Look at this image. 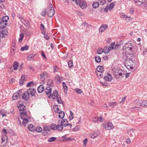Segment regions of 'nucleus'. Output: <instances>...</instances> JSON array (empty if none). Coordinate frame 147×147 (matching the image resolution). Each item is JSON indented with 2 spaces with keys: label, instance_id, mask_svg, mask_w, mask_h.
<instances>
[{
  "label": "nucleus",
  "instance_id": "obj_1",
  "mask_svg": "<svg viewBox=\"0 0 147 147\" xmlns=\"http://www.w3.org/2000/svg\"><path fill=\"white\" fill-rule=\"evenodd\" d=\"M133 47V45L131 43L127 42L125 44L123 48V53L125 54L127 57L132 54Z\"/></svg>",
  "mask_w": 147,
  "mask_h": 147
},
{
  "label": "nucleus",
  "instance_id": "obj_2",
  "mask_svg": "<svg viewBox=\"0 0 147 147\" xmlns=\"http://www.w3.org/2000/svg\"><path fill=\"white\" fill-rule=\"evenodd\" d=\"M60 121V120H59L58 121V124L56 125L55 123L52 124L50 126L51 128L53 130L58 129L59 131H61L63 129L62 124H60L59 122Z\"/></svg>",
  "mask_w": 147,
  "mask_h": 147
},
{
  "label": "nucleus",
  "instance_id": "obj_3",
  "mask_svg": "<svg viewBox=\"0 0 147 147\" xmlns=\"http://www.w3.org/2000/svg\"><path fill=\"white\" fill-rule=\"evenodd\" d=\"M48 9V10L47 13V15L49 17H51L54 15L55 11L51 3L49 4Z\"/></svg>",
  "mask_w": 147,
  "mask_h": 147
},
{
  "label": "nucleus",
  "instance_id": "obj_4",
  "mask_svg": "<svg viewBox=\"0 0 147 147\" xmlns=\"http://www.w3.org/2000/svg\"><path fill=\"white\" fill-rule=\"evenodd\" d=\"M103 126L107 130H110L114 127V126L111 122L104 124Z\"/></svg>",
  "mask_w": 147,
  "mask_h": 147
},
{
  "label": "nucleus",
  "instance_id": "obj_5",
  "mask_svg": "<svg viewBox=\"0 0 147 147\" xmlns=\"http://www.w3.org/2000/svg\"><path fill=\"white\" fill-rule=\"evenodd\" d=\"M131 61L133 63L131 59H128L126 60L125 62V66H126L127 69H132L133 68V67L132 66H131V65H129V63Z\"/></svg>",
  "mask_w": 147,
  "mask_h": 147
},
{
  "label": "nucleus",
  "instance_id": "obj_6",
  "mask_svg": "<svg viewBox=\"0 0 147 147\" xmlns=\"http://www.w3.org/2000/svg\"><path fill=\"white\" fill-rule=\"evenodd\" d=\"M22 97L26 101H28L30 99V94L28 92L26 91L22 94Z\"/></svg>",
  "mask_w": 147,
  "mask_h": 147
},
{
  "label": "nucleus",
  "instance_id": "obj_7",
  "mask_svg": "<svg viewBox=\"0 0 147 147\" xmlns=\"http://www.w3.org/2000/svg\"><path fill=\"white\" fill-rule=\"evenodd\" d=\"M28 92V93L31 95L32 96H35V93L36 92V90L35 89L33 88H31L28 89L27 91Z\"/></svg>",
  "mask_w": 147,
  "mask_h": 147
},
{
  "label": "nucleus",
  "instance_id": "obj_8",
  "mask_svg": "<svg viewBox=\"0 0 147 147\" xmlns=\"http://www.w3.org/2000/svg\"><path fill=\"white\" fill-rule=\"evenodd\" d=\"M135 130L130 129L128 130L127 131L128 137H131L135 136Z\"/></svg>",
  "mask_w": 147,
  "mask_h": 147
},
{
  "label": "nucleus",
  "instance_id": "obj_9",
  "mask_svg": "<svg viewBox=\"0 0 147 147\" xmlns=\"http://www.w3.org/2000/svg\"><path fill=\"white\" fill-rule=\"evenodd\" d=\"M8 138L7 136H2L1 138V145L4 146L5 145L8 141Z\"/></svg>",
  "mask_w": 147,
  "mask_h": 147
},
{
  "label": "nucleus",
  "instance_id": "obj_10",
  "mask_svg": "<svg viewBox=\"0 0 147 147\" xmlns=\"http://www.w3.org/2000/svg\"><path fill=\"white\" fill-rule=\"evenodd\" d=\"M107 49V51H105V49H101L100 50H98L97 51V53L98 54H100L102 53L103 52H104L105 54L108 53L110 51V50L109 49Z\"/></svg>",
  "mask_w": 147,
  "mask_h": 147
},
{
  "label": "nucleus",
  "instance_id": "obj_11",
  "mask_svg": "<svg viewBox=\"0 0 147 147\" xmlns=\"http://www.w3.org/2000/svg\"><path fill=\"white\" fill-rule=\"evenodd\" d=\"M108 28V26L107 24H105L101 25L99 29V32H102Z\"/></svg>",
  "mask_w": 147,
  "mask_h": 147
},
{
  "label": "nucleus",
  "instance_id": "obj_12",
  "mask_svg": "<svg viewBox=\"0 0 147 147\" xmlns=\"http://www.w3.org/2000/svg\"><path fill=\"white\" fill-rule=\"evenodd\" d=\"M104 79L106 81L110 82L112 79V77L110 74H107V75L104 77Z\"/></svg>",
  "mask_w": 147,
  "mask_h": 147
},
{
  "label": "nucleus",
  "instance_id": "obj_13",
  "mask_svg": "<svg viewBox=\"0 0 147 147\" xmlns=\"http://www.w3.org/2000/svg\"><path fill=\"white\" fill-rule=\"evenodd\" d=\"M135 2V4L138 6L141 5L142 4L144 3L146 1V0H134Z\"/></svg>",
  "mask_w": 147,
  "mask_h": 147
},
{
  "label": "nucleus",
  "instance_id": "obj_14",
  "mask_svg": "<svg viewBox=\"0 0 147 147\" xmlns=\"http://www.w3.org/2000/svg\"><path fill=\"white\" fill-rule=\"evenodd\" d=\"M99 134H100L98 131L93 132L90 134V137L91 138L94 139L98 136Z\"/></svg>",
  "mask_w": 147,
  "mask_h": 147
},
{
  "label": "nucleus",
  "instance_id": "obj_15",
  "mask_svg": "<svg viewBox=\"0 0 147 147\" xmlns=\"http://www.w3.org/2000/svg\"><path fill=\"white\" fill-rule=\"evenodd\" d=\"M18 108L20 111H25L26 109L25 106L23 104H20L18 106Z\"/></svg>",
  "mask_w": 147,
  "mask_h": 147
},
{
  "label": "nucleus",
  "instance_id": "obj_16",
  "mask_svg": "<svg viewBox=\"0 0 147 147\" xmlns=\"http://www.w3.org/2000/svg\"><path fill=\"white\" fill-rule=\"evenodd\" d=\"M44 90V87L42 85H41L38 87L37 88V91L40 93L42 92Z\"/></svg>",
  "mask_w": 147,
  "mask_h": 147
},
{
  "label": "nucleus",
  "instance_id": "obj_17",
  "mask_svg": "<svg viewBox=\"0 0 147 147\" xmlns=\"http://www.w3.org/2000/svg\"><path fill=\"white\" fill-rule=\"evenodd\" d=\"M28 128L29 130L32 131H34L35 130V127L32 124H29Z\"/></svg>",
  "mask_w": 147,
  "mask_h": 147
},
{
  "label": "nucleus",
  "instance_id": "obj_18",
  "mask_svg": "<svg viewBox=\"0 0 147 147\" xmlns=\"http://www.w3.org/2000/svg\"><path fill=\"white\" fill-rule=\"evenodd\" d=\"M7 23L1 21L0 22V28L1 29H3L6 26Z\"/></svg>",
  "mask_w": 147,
  "mask_h": 147
},
{
  "label": "nucleus",
  "instance_id": "obj_19",
  "mask_svg": "<svg viewBox=\"0 0 147 147\" xmlns=\"http://www.w3.org/2000/svg\"><path fill=\"white\" fill-rule=\"evenodd\" d=\"M96 70L98 72L102 73L104 71V69L102 66H98L96 68Z\"/></svg>",
  "mask_w": 147,
  "mask_h": 147
},
{
  "label": "nucleus",
  "instance_id": "obj_20",
  "mask_svg": "<svg viewBox=\"0 0 147 147\" xmlns=\"http://www.w3.org/2000/svg\"><path fill=\"white\" fill-rule=\"evenodd\" d=\"M54 84V81L53 80L50 79L47 82V85L48 88L53 86Z\"/></svg>",
  "mask_w": 147,
  "mask_h": 147
},
{
  "label": "nucleus",
  "instance_id": "obj_21",
  "mask_svg": "<svg viewBox=\"0 0 147 147\" xmlns=\"http://www.w3.org/2000/svg\"><path fill=\"white\" fill-rule=\"evenodd\" d=\"M35 55L34 54H32L29 55L28 56L27 59L29 60L33 61L34 60V57Z\"/></svg>",
  "mask_w": 147,
  "mask_h": 147
},
{
  "label": "nucleus",
  "instance_id": "obj_22",
  "mask_svg": "<svg viewBox=\"0 0 147 147\" xmlns=\"http://www.w3.org/2000/svg\"><path fill=\"white\" fill-rule=\"evenodd\" d=\"M140 105L142 107L147 106V101L143 100L140 102Z\"/></svg>",
  "mask_w": 147,
  "mask_h": 147
},
{
  "label": "nucleus",
  "instance_id": "obj_23",
  "mask_svg": "<svg viewBox=\"0 0 147 147\" xmlns=\"http://www.w3.org/2000/svg\"><path fill=\"white\" fill-rule=\"evenodd\" d=\"M47 74L46 73H43L42 74H41L40 75V79L41 81H43L45 79V76H46Z\"/></svg>",
  "mask_w": 147,
  "mask_h": 147
},
{
  "label": "nucleus",
  "instance_id": "obj_24",
  "mask_svg": "<svg viewBox=\"0 0 147 147\" xmlns=\"http://www.w3.org/2000/svg\"><path fill=\"white\" fill-rule=\"evenodd\" d=\"M50 96L52 97L53 96H55L56 97L59 96L58 92L57 90H55L53 92V94H50Z\"/></svg>",
  "mask_w": 147,
  "mask_h": 147
},
{
  "label": "nucleus",
  "instance_id": "obj_25",
  "mask_svg": "<svg viewBox=\"0 0 147 147\" xmlns=\"http://www.w3.org/2000/svg\"><path fill=\"white\" fill-rule=\"evenodd\" d=\"M80 7L82 9L85 8L86 6V3L84 1L81 2L80 5H79Z\"/></svg>",
  "mask_w": 147,
  "mask_h": 147
},
{
  "label": "nucleus",
  "instance_id": "obj_26",
  "mask_svg": "<svg viewBox=\"0 0 147 147\" xmlns=\"http://www.w3.org/2000/svg\"><path fill=\"white\" fill-rule=\"evenodd\" d=\"M46 90L47 91H46L45 93L47 95H48L51 94L52 89L51 88L47 87Z\"/></svg>",
  "mask_w": 147,
  "mask_h": 147
},
{
  "label": "nucleus",
  "instance_id": "obj_27",
  "mask_svg": "<svg viewBox=\"0 0 147 147\" xmlns=\"http://www.w3.org/2000/svg\"><path fill=\"white\" fill-rule=\"evenodd\" d=\"M53 109L55 113H59V111H60V109L58 107L57 105H54L53 106Z\"/></svg>",
  "mask_w": 147,
  "mask_h": 147
},
{
  "label": "nucleus",
  "instance_id": "obj_28",
  "mask_svg": "<svg viewBox=\"0 0 147 147\" xmlns=\"http://www.w3.org/2000/svg\"><path fill=\"white\" fill-rule=\"evenodd\" d=\"M50 127L49 126L45 125L43 127V131L44 132H47V131H49L50 130Z\"/></svg>",
  "mask_w": 147,
  "mask_h": 147
},
{
  "label": "nucleus",
  "instance_id": "obj_29",
  "mask_svg": "<svg viewBox=\"0 0 147 147\" xmlns=\"http://www.w3.org/2000/svg\"><path fill=\"white\" fill-rule=\"evenodd\" d=\"M99 4L98 2H95L93 3L92 7L96 9L99 7Z\"/></svg>",
  "mask_w": 147,
  "mask_h": 147
},
{
  "label": "nucleus",
  "instance_id": "obj_30",
  "mask_svg": "<svg viewBox=\"0 0 147 147\" xmlns=\"http://www.w3.org/2000/svg\"><path fill=\"white\" fill-rule=\"evenodd\" d=\"M65 116V113L63 111L59 112V117L60 119H63Z\"/></svg>",
  "mask_w": 147,
  "mask_h": 147
},
{
  "label": "nucleus",
  "instance_id": "obj_31",
  "mask_svg": "<svg viewBox=\"0 0 147 147\" xmlns=\"http://www.w3.org/2000/svg\"><path fill=\"white\" fill-rule=\"evenodd\" d=\"M62 85L63 86L64 92H66L67 90V87L66 84L64 82H63Z\"/></svg>",
  "mask_w": 147,
  "mask_h": 147
},
{
  "label": "nucleus",
  "instance_id": "obj_32",
  "mask_svg": "<svg viewBox=\"0 0 147 147\" xmlns=\"http://www.w3.org/2000/svg\"><path fill=\"white\" fill-rule=\"evenodd\" d=\"M13 67L14 70H17L18 69V62L16 61L13 64Z\"/></svg>",
  "mask_w": 147,
  "mask_h": 147
},
{
  "label": "nucleus",
  "instance_id": "obj_33",
  "mask_svg": "<svg viewBox=\"0 0 147 147\" xmlns=\"http://www.w3.org/2000/svg\"><path fill=\"white\" fill-rule=\"evenodd\" d=\"M117 104L116 102H111L109 103V105L112 108H114L117 105Z\"/></svg>",
  "mask_w": 147,
  "mask_h": 147
},
{
  "label": "nucleus",
  "instance_id": "obj_34",
  "mask_svg": "<svg viewBox=\"0 0 147 147\" xmlns=\"http://www.w3.org/2000/svg\"><path fill=\"white\" fill-rule=\"evenodd\" d=\"M95 60L97 63H100L101 61V58L99 56H96L95 57Z\"/></svg>",
  "mask_w": 147,
  "mask_h": 147
},
{
  "label": "nucleus",
  "instance_id": "obj_35",
  "mask_svg": "<svg viewBox=\"0 0 147 147\" xmlns=\"http://www.w3.org/2000/svg\"><path fill=\"white\" fill-rule=\"evenodd\" d=\"M8 19L9 17L8 16H6L2 17L1 19V20L7 23V22L8 20Z\"/></svg>",
  "mask_w": 147,
  "mask_h": 147
},
{
  "label": "nucleus",
  "instance_id": "obj_36",
  "mask_svg": "<svg viewBox=\"0 0 147 147\" xmlns=\"http://www.w3.org/2000/svg\"><path fill=\"white\" fill-rule=\"evenodd\" d=\"M28 122V119L26 118L23 120L22 122V125L24 127H25L26 126V125L27 124Z\"/></svg>",
  "mask_w": 147,
  "mask_h": 147
},
{
  "label": "nucleus",
  "instance_id": "obj_37",
  "mask_svg": "<svg viewBox=\"0 0 147 147\" xmlns=\"http://www.w3.org/2000/svg\"><path fill=\"white\" fill-rule=\"evenodd\" d=\"M29 47L28 45H26L24 46H23L21 47L20 50L22 51H24L28 49Z\"/></svg>",
  "mask_w": 147,
  "mask_h": 147
},
{
  "label": "nucleus",
  "instance_id": "obj_38",
  "mask_svg": "<svg viewBox=\"0 0 147 147\" xmlns=\"http://www.w3.org/2000/svg\"><path fill=\"white\" fill-rule=\"evenodd\" d=\"M18 96L17 93H14L12 97V100H17L18 98Z\"/></svg>",
  "mask_w": 147,
  "mask_h": 147
},
{
  "label": "nucleus",
  "instance_id": "obj_39",
  "mask_svg": "<svg viewBox=\"0 0 147 147\" xmlns=\"http://www.w3.org/2000/svg\"><path fill=\"white\" fill-rule=\"evenodd\" d=\"M68 123V121L65 119H62L60 123V124H67Z\"/></svg>",
  "mask_w": 147,
  "mask_h": 147
},
{
  "label": "nucleus",
  "instance_id": "obj_40",
  "mask_svg": "<svg viewBox=\"0 0 147 147\" xmlns=\"http://www.w3.org/2000/svg\"><path fill=\"white\" fill-rule=\"evenodd\" d=\"M56 139V138L55 137L50 138L48 140L49 142H52L55 141Z\"/></svg>",
  "mask_w": 147,
  "mask_h": 147
},
{
  "label": "nucleus",
  "instance_id": "obj_41",
  "mask_svg": "<svg viewBox=\"0 0 147 147\" xmlns=\"http://www.w3.org/2000/svg\"><path fill=\"white\" fill-rule=\"evenodd\" d=\"M115 2L112 3L110 4L109 7V10H111L112 9L115 5Z\"/></svg>",
  "mask_w": 147,
  "mask_h": 147
},
{
  "label": "nucleus",
  "instance_id": "obj_42",
  "mask_svg": "<svg viewBox=\"0 0 147 147\" xmlns=\"http://www.w3.org/2000/svg\"><path fill=\"white\" fill-rule=\"evenodd\" d=\"M115 42H112L110 45V46L109 47L111 50H113V49H115Z\"/></svg>",
  "mask_w": 147,
  "mask_h": 147
},
{
  "label": "nucleus",
  "instance_id": "obj_43",
  "mask_svg": "<svg viewBox=\"0 0 147 147\" xmlns=\"http://www.w3.org/2000/svg\"><path fill=\"white\" fill-rule=\"evenodd\" d=\"M35 129L36 131L38 132H41L42 130V128L40 126H38Z\"/></svg>",
  "mask_w": 147,
  "mask_h": 147
},
{
  "label": "nucleus",
  "instance_id": "obj_44",
  "mask_svg": "<svg viewBox=\"0 0 147 147\" xmlns=\"http://www.w3.org/2000/svg\"><path fill=\"white\" fill-rule=\"evenodd\" d=\"M98 1L100 3L101 5H103L106 3V0H98Z\"/></svg>",
  "mask_w": 147,
  "mask_h": 147
},
{
  "label": "nucleus",
  "instance_id": "obj_45",
  "mask_svg": "<svg viewBox=\"0 0 147 147\" xmlns=\"http://www.w3.org/2000/svg\"><path fill=\"white\" fill-rule=\"evenodd\" d=\"M7 112L5 110H3L1 111V114L3 117L5 116Z\"/></svg>",
  "mask_w": 147,
  "mask_h": 147
},
{
  "label": "nucleus",
  "instance_id": "obj_46",
  "mask_svg": "<svg viewBox=\"0 0 147 147\" xmlns=\"http://www.w3.org/2000/svg\"><path fill=\"white\" fill-rule=\"evenodd\" d=\"M68 64L69 67L71 68L73 67V63L72 61L70 60L68 62Z\"/></svg>",
  "mask_w": 147,
  "mask_h": 147
},
{
  "label": "nucleus",
  "instance_id": "obj_47",
  "mask_svg": "<svg viewBox=\"0 0 147 147\" xmlns=\"http://www.w3.org/2000/svg\"><path fill=\"white\" fill-rule=\"evenodd\" d=\"M75 91L79 94H81L83 92L80 89L78 88H76L75 89Z\"/></svg>",
  "mask_w": 147,
  "mask_h": 147
},
{
  "label": "nucleus",
  "instance_id": "obj_48",
  "mask_svg": "<svg viewBox=\"0 0 147 147\" xmlns=\"http://www.w3.org/2000/svg\"><path fill=\"white\" fill-rule=\"evenodd\" d=\"M56 99L57 101L59 104H61L62 101L60 97H59V96L56 97Z\"/></svg>",
  "mask_w": 147,
  "mask_h": 147
},
{
  "label": "nucleus",
  "instance_id": "obj_49",
  "mask_svg": "<svg viewBox=\"0 0 147 147\" xmlns=\"http://www.w3.org/2000/svg\"><path fill=\"white\" fill-rule=\"evenodd\" d=\"M47 10L46 9H44L41 12V14L42 16H45L46 14Z\"/></svg>",
  "mask_w": 147,
  "mask_h": 147
},
{
  "label": "nucleus",
  "instance_id": "obj_50",
  "mask_svg": "<svg viewBox=\"0 0 147 147\" xmlns=\"http://www.w3.org/2000/svg\"><path fill=\"white\" fill-rule=\"evenodd\" d=\"M20 38L19 39V42H21L23 39L24 37V34L23 33H21L20 34Z\"/></svg>",
  "mask_w": 147,
  "mask_h": 147
},
{
  "label": "nucleus",
  "instance_id": "obj_51",
  "mask_svg": "<svg viewBox=\"0 0 147 147\" xmlns=\"http://www.w3.org/2000/svg\"><path fill=\"white\" fill-rule=\"evenodd\" d=\"M70 115L69 117L70 120H72L74 118L73 113L71 111H70Z\"/></svg>",
  "mask_w": 147,
  "mask_h": 147
},
{
  "label": "nucleus",
  "instance_id": "obj_52",
  "mask_svg": "<svg viewBox=\"0 0 147 147\" xmlns=\"http://www.w3.org/2000/svg\"><path fill=\"white\" fill-rule=\"evenodd\" d=\"M2 136H7L6 134L7 133V130L5 129H3L2 131Z\"/></svg>",
  "mask_w": 147,
  "mask_h": 147
},
{
  "label": "nucleus",
  "instance_id": "obj_53",
  "mask_svg": "<svg viewBox=\"0 0 147 147\" xmlns=\"http://www.w3.org/2000/svg\"><path fill=\"white\" fill-rule=\"evenodd\" d=\"M66 136H63V140L65 141H70L72 139L71 138H66Z\"/></svg>",
  "mask_w": 147,
  "mask_h": 147
},
{
  "label": "nucleus",
  "instance_id": "obj_54",
  "mask_svg": "<svg viewBox=\"0 0 147 147\" xmlns=\"http://www.w3.org/2000/svg\"><path fill=\"white\" fill-rule=\"evenodd\" d=\"M67 125H69L70 126V128L71 129V127L72 126V124L71 123H68L67 124H62V126H63V127H66Z\"/></svg>",
  "mask_w": 147,
  "mask_h": 147
},
{
  "label": "nucleus",
  "instance_id": "obj_55",
  "mask_svg": "<svg viewBox=\"0 0 147 147\" xmlns=\"http://www.w3.org/2000/svg\"><path fill=\"white\" fill-rule=\"evenodd\" d=\"M55 80L57 82L58 81L59 83H60L61 80L59 76L58 75L57 76L55 77Z\"/></svg>",
  "mask_w": 147,
  "mask_h": 147
},
{
  "label": "nucleus",
  "instance_id": "obj_56",
  "mask_svg": "<svg viewBox=\"0 0 147 147\" xmlns=\"http://www.w3.org/2000/svg\"><path fill=\"white\" fill-rule=\"evenodd\" d=\"M5 34L3 33V32L2 31H0V37L2 38H3L5 37Z\"/></svg>",
  "mask_w": 147,
  "mask_h": 147
},
{
  "label": "nucleus",
  "instance_id": "obj_57",
  "mask_svg": "<svg viewBox=\"0 0 147 147\" xmlns=\"http://www.w3.org/2000/svg\"><path fill=\"white\" fill-rule=\"evenodd\" d=\"M20 20H21L22 22L24 25H26V24H27V23L25 21V20L23 17H21L20 18Z\"/></svg>",
  "mask_w": 147,
  "mask_h": 147
},
{
  "label": "nucleus",
  "instance_id": "obj_58",
  "mask_svg": "<svg viewBox=\"0 0 147 147\" xmlns=\"http://www.w3.org/2000/svg\"><path fill=\"white\" fill-rule=\"evenodd\" d=\"M33 84V82L32 81L30 82H28L26 84V86L27 87H29L31 86L32 84Z\"/></svg>",
  "mask_w": 147,
  "mask_h": 147
},
{
  "label": "nucleus",
  "instance_id": "obj_59",
  "mask_svg": "<svg viewBox=\"0 0 147 147\" xmlns=\"http://www.w3.org/2000/svg\"><path fill=\"white\" fill-rule=\"evenodd\" d=\"M87 142L88 139L86 138H85L83 140V145L84 146H86Z\"/></svg>",
  "mask_w": 147,
  "mask_h": 147
},
{
  "label": "nucleus",
  "instance_id": "obj_60",
  "mask_svg": "<svg viewBox=\"0 0 147 147\" xmlns=\"http://www.w3.org/2000/svg\"><path fill=\"white\" fill-rule=\"evenodd\" d=\"M100 83L103 86H108V84L105 82H100Z\"/></svg>",
  "mask_w": 147,
  "mask_h": 147
},
{
  "label": "nucleus",
  "instance_id": "obj_61",
  "mask_svg": "<svg viewBox=\"0 0 147 147\" xmlns=\"http://www.w3.org/2000/svg\"><path fill=\"white\" fill-rule=\"evenodd\" d=\"M20 114L27 117V113L26 111H24L23 112H21L20 113Z\"/></svg>",
  "mask_w": 147,
  "mask_h": 147
},
{
  "label": "nucleus",
  "instance_id": "obj_62",
  "mask_svg": "<svg viewBox=\"0 0 147 147\" xmlns=\"http://www.w3.org/2000/svg\"><path fill=\"white\" fill-rule=\"evenodd\" d=\"M121 45V44H120L117 43L115 46L114 49H117Z\"/></svg>",
  "mask_w": 147,
  "mask_h": 147
},
{
  "label": "nucleus",
  "instance_id": "obj_63",
  "mask_svg": "<svg viewBox=\"0 0 147 147\" xmlns=\"http://www.w3.org/2000/svg\"><path fill=\"white\" fill-rule=\"evenodd\" d=\"M75 1L76 4L79 5H80V3L81 2V0H74Z\"/></svg>",
  "mask_w": 147,
  "mask_h": 147
},
{
  "label": "nucleus",
  "instance_id": "obj_64",
  "mask_svg": "<svg viewBox=\"0 0 147 147\" xmlns=\"http://www.w3.org/2000/svg\"><path fill=\"white\" fill-rule=\"evenodd\" d=\"M44 38H45L47 40H48L49 38V36L47 34H44Z\"/></svg>",
  "mask_w": 147,
  "mask_h": 147
}]
</instances>
